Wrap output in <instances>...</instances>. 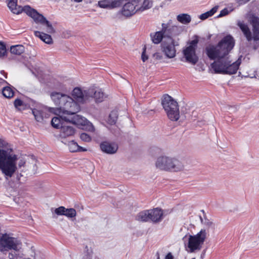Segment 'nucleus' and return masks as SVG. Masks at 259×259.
Returning <instances> with one entry per match:
<instances>
[{
  "instance_id": "obj_1",
  "label": "nucleus",
  "mask_w": 259,
  "mask_h": 259,
  "mask_svg": "<svg viewBox=\"0 0 259 259\" xmlns=\"http://www.w3.org/2000/svg\"><path fill=\"white\" fill-rule=\"evenodd\" d=\"M51 97L55 104L58 106L56 108H50V111L58 116L54 117L51 120L52 125L56 128H61L66 122L74 124L85 125L87 119L82 116L76 114L80 110V107L74 102L71 97L59 92H53Z\"/></svg>"
},
{
  "instance_id": "obj_2",
  "label": "nucleus",
  "mask_w": 259,
  "mask_h": 259,
  "mask_svg": "<svg viewBox=\"0 0 259 259\" xmlns=\"http://www.w3.org/2000/svg\"><path fill=\"white\" fill-rule=\"evenodd\" d=\"M235 40L230 35L224 37L217 46L209 45L205 48V52L210 60L217 59L210 64L215 73L224 74L228 59L225 58L233 48Z\"/></svg>"
},
{
  "instance_id": "obj_3",
  "label": "nucleus",
  "mask_w": 259,
  "mask_h": 259,
  "mask_svg": "<svg viewBox=\"0 0 259 259\" xmlns=\"http://www.w3.org/2000/svg\"><path fill=\"white\" fill-rule=\"evenodd\" d=\"M22 243L16 238L7 233L0 237V251L2 252L11 250L8 254L9 259H30L23 254Z\"/></svg>"
},
{
  "instance_id": "obj_4",
  "label": "nucleus",
  "mask_w": 259,
  "mask_h": 259,
  "mask_svg": "<svg viewBox=\"0 0 259 259\" xmlns=\"http://www.w3.org/2000/svg\"><path fill=\"white\" fill-rule=\"evenodd\" d=\"M17 0H9L8 6L11 12L15 14H19L22 12H25L28 16L32 18L36 23H40L47 27V31L52 33L55 32L51 23L41 14H39L35 9L29 6L23 7L17 5Z\"/></svg>"
},
{
  "instance_id": "obj_5",
  "label": "nucleus",
  "mask_w": 259,
  "mask_h": 259,
  "mask_svg": "<svg viewBox=\"0 0 259 259\" xmlns=\"http://www.w3.org/2000/svg\"><path fill=\"white\" fill-rule=\"evenodd\" d=\"M17 156L11 150H0V169L7 177L11 178L15 172Z\"/></svg>"
},
{
  "instance_id": "obj_6",
  "label": "nucleus",
  "mask_w": 259,
  "mask_h": 259,
  "mask_svg": "<svg viewBox=\"0 0 259 259\" xmlns=\"http://www.w3.org/2000/svg\"><path fill=\"white\" fill-rule=\"evenodd\" d=\"M206 231L201 229L196 235H186L183 238L185 250L188 253H195L200 251L206 238Z\"/></svg>"
},
{
  "instance_id": "obj_7",
  "label": "nucleus",
  "mask_w": 259,
  "mask_h": 259,
  "mask_svg": "<svg viewBox=\"0 0 259 259\" xmlns=\"http://www.w3.org/2000/svg\"><path fill=\"white\" fill-rule=\"evenodd\" d=\"M155 166L161 170L177 172L184 169V166L181 161L178 159L167 156H161L157 158Z\"/></svg>"
},
{
  "instance_id": "obj_8",
  "label": "nucleus",
  "mask_w": 259,
  "mask_h": 259,
  "mask_svg": "<svg viewBox=\"0 0 259 259\" xmlns=\"http://www.w3.org/2000/svg\"><path fill=\"white\" fill-rule=\"evenodd\" d=\"M161 104L168 118L171 121L178 120L180 118V110L177 102L166 94L163 96Z\"/></svg>"
},
{
  "instance_id": "obj_9",
  "label": "nucleus",
  "mask_w": 259,
  "mask_h": 259,
  "mask_svg": "<svg viewBox=\"0 0 259 259\" xmlns=\"http://www.w3.org/2000/svg\"><path fill=\"white\" fill-rule=\"evenodd\" d=\"M252 33L248 25L244 22L238 21L237 22V25L241 30L247 40L250 41L253 40L256 41L259 40V21L257 18H254L252 20Z\"/></svg>"
},
{
  "instance_id": "obj_10",
  "label": "nucleus",
  "mask_w": 259,
  "mask_h": 259,
  "mask_svg": "<svg viewBox=\"0 0 259 259\" xmlns=\"http://www.w3.org/2000/svg\"><path fill=\"white\" fill-rule=\"evenodd\" d=\"M161 30L165 38H168L169 40L175 39L174 38L179 35L182 29L181 27L173 24L171 20H169L167 23L161 24Z\"/></svg>"
},
{
  "instance_id": "obj_11",
  "label": "nucleus",
  "mask_w": 259,
  "mask_h": 259,
  "mask_svg": "<svg viewBox=\"0 0 259 259\" xmlns=\"http://www.w3.org/2000/svg\"><path fill=\"white\" fill-rule=\"evenodd\" d=\"M198 40L197 39L190 41L189 46L183 50L184 56L187 62L195 64L198 61V58L196 54V49Z\"/></svg>"
},
{
  "instance_id": "obj_12",
  "label": "nucleus",
  "mask_w": 259,
  "mask_h": 259,
  "mask_svg": "<svg viewBox=\"0 0 259 259\" xmlns=\"http://www.w3.org/2000/svg\"><path fill=\"white\" fill-rule=\"evenodd\" d=\"M179 45L178 40L171 39L169 41H163L161 44V50L166 58L172 59L176 56V47Z\"/></svg>"
},
{
  "instance_id": "obj_13",
  "label": "nucleus",
  "mask_w": 259,
  "mask_h": 259,
  "mask_svg": "<svg viewBox=\"0 0 259 259\" xmlns=\"http://www.w3.org/2000/svg\"><path fill=\"white\" fill-rule=\"evenodd\" d=\"M71 98L73 101L77 103L79 106L78 103H84L88 100H90V95L89 94V89L87 90L82 91L81 88L78 87L75 88L72 92Z\"/></svg>"
},
{
  "instance_id": "obj_14",
  "label": "nucleus",
  "mask_w": 259,
  "mask_h": 259,
  "mask_svg": "<svg viewBox=\"0 0 259 259\" xmlns=\"http://www.w3.org/2000/svg\"><path fill=\"white\" fill-rule=\"evenodd\" d=\"M138 0H132L126 3L123 7L121 13L126 17H130L134 15L137 10Z\"/></svg>"
},
{
  "instance_id": "obj_15",
  "label": "nucleus",
  "mask_w": 259,
  "mask_h": 259,
  "mask_svg": "<svg viewBox=\"0 0 259 259\" xmlns=\"http://www.w3.org/2000/svg\"><path fill=\"white\" fill-rule=\"evenodd\" d=\"M101 151L108 154H115L118 148L117 144L107 141L102 142L100 145Z\"/></svg>"
},
{
  "instance_id": "obj_16",
  "label": "nucleus",
  "mask_w": 259,
  "mask_h": 259,
  "mask_svg": "<svg viewBox=\"0 0 259 259\" xmlns=\"http://www.w3.org/2000/svg\"><path fill=\"white\" fill-rule=\"evenodd\" d=\"M90 99L94 98L96 102H101L106 98V96L101 89L98 88L89 89Z\"/></svg>"
},
{
  "instance_id": "obj_17",
  "label": "nucleus",
  "mask_w": 259,
  "mask_h": 259,
  "mask_svg": "<svg viewBox=\"0 0 259 259\" xmlns=\"http://www.w3.org/2000/svg\"><path fill=\"white\" fill-rule=\"evenodd\" d=\"M150 220L157 223L161 222L163 218V210L159 208L149 210Z\"/></svg>"
},
{
  "instance_id": "obj_18",
  "label": "nucleus",
  "mask_w": 259,
  "mask_h": 259,
  "mask_svg": "<svg viewBox=\"0 0 259 259\" xmlns=\"http://www.w3.org/2000/svg\"><path fill=\"white\" fill-rule=\"evenodd\" d=\"M98 6L104 9H112L121 5L120 0H101L98 2Z\"/></svg>"
},
{
  "instance_id": "obj_19",
  "label": "nucleus",
  "mask_w": 259,
  "mask_h": 259,
  "mask_svg": "<svg viewBox=\"0 0 259 259\" xmlns=\"http://www.w3.org/2000/svg\"><path fill=\"white\" fill-rule=\"evenodd\" d=\"M71 123L67 121L61 127L60 136L61 138H65L71 136L74 134L75 130L74 128L69 125Z\"/></svg>"
},
{
  "instance_id": "obj_20",
  "label": "nucleus",
  "mask_w": 259,
  "mask_h": 259,
  "mask_svg": "<svg viewBox=\"0 0 259 259\" xmlns=\"http://www.w3.org/2000/svg\"><path fill=\"white\" fill-rule=\"evenodd\" d=\"M241 64V59H238L236 62L231 64V62L227 60V65L224 74H233L236 73L239 66Z\"/></svg>"
},
{
  "instance_id": "obj_21",
  "label": "nucleus",
  "mask_w": 259,
  "mask_h": 259,
  "mask_svg": "<svg viewBox=\"0 0 259 259\" xmlns=\"http://www.w3.org/2000/svg\"><path fill=\"white\" fill-rule=\"evenodd\" d=\"M150 36L152 42L154 44H159L161 42L163 38H165L161 30L155 32L151 33Z\"/></svg>"
},
{
  "instance_id": "obj_22",
  "label": "nucleus",
  "mask_w": 259,
  "mask_h": 259,
  "mask_svg": "<svg viewBox=\"0 0 259 259\" xmlns=\"http://www.w3.org/2000/svg\"><path fill=\"white\" fill-rule=\"evenodd\" d=\"M26 66L34 76H37L41 74L42 71L34 61L29 62L26 64Z\"/></svg>"
},
{
  "instance_id": "obj_23",
  "label": "nucleus",
  "mask_w": 259,
  "mask_h": 259,
  "mask_svg": "<svg viewBox=\"0 0 259 259\" xmlns=\"http://www.w3.org/2000/svg\"><path fill=\"white\" fill-rule=\"evenodd\" d=\"M34 35L39 37L42 41L47 44H52L53 43V39L51 36L49 34L38 31H35Z\"/></svg>"
},
{
  "instance_id": "obj_24",
  "label": "nucleus",
  "mask_w": 259,
  "mask_h": 259,
  "mask_svg": "<svg viewBox=\"0 0 259 259\" xmlns=\"http://www.w3.org/2000/svg\"><path fill=\"white\" fill-rule=\"evenodd\" d=\"M32 112L34 115L35 120L38 122H41L43 120L44 117H47L45 113V109H42L38 110L37 109H33L32 110Z\"/></svg>"
},
{
  "instance_id": "obj_25",
  "label": "nucleus",
  "mask_w": 259,
  "mask_h": 259,
  "mask_svg": "<svg viewBox=\"0 0 259 259\" xmlns=\"http://www.w3.org/2000/svg\"><path fill=\"white\" fill-rule=\"evenodd\" d=\"M69 150L71 152H75L77 151H85L86 149L79 146L78 144L74 141H71L68 144Z\"/></svg>"
},
{
  "instance_id": "obj_26",
  "label": "nucleus",
  "mask_w": 259,
  "mask_h": 259,
  "mask_svg": "<svg viewBox=\"0 0 259 259\" xmlns=\"http://www.w3.org/2000/svg\"><path fill=\"white\" fill-rule=\"evenodd\" d=\"M136 220L141 222H147L150 220L149 210L140 212L136 217Z\"/></svg>"
},
{
  "instance_id": "obj_27",
  "label": "nucleus",
  "mask_w": 259,
  "mask_h": 259,
  "mask_svg": "<svg viewBox=\"0 0 259 259\" xmlns=\"http://www.w3.org/2000/svg\"><path fill=\"white\" fill-rule=\"evenodd\" d=\"M219 8V6H216L212 8L210 10L201 14L199 16V18L202 20H205L207 18L212 16L217 12Z\"/></svg>"
},
{
  "instance_id": "obj_28",
  "label": "nucleus",
  "mask_w": 259,
  "mask_h": 259,
  "mask_svg": "<svg viewBox=\"0 0 259 259\" xmlns=\"http://www.w3.org/2000/svg\"><path fill=\"white\" fill-rule=\"evenodd\" d=\"M177 20L184 24H187L191 22V16L187 14H181L177 16Z\"/></svg>"
},
{
  "instance_id": "obj_29",
  "label": "nucleus",
  "mask_w": 259,
  "mask_h": 259,
  "mask_svg": "<svg viewBox=\"0 0 259 259\" xmlns=\"http://www.w3.org/2000/svg\"><path fill=\"white\" fill-rule=\"evenodd\" d=\"M12 54L20 55L24 52V47L22 45H16L10 48Z\"/></svg>"
},
{
  "instance_id": "obj_30",
  "label": "nucleus",
  "mask_w": 259,
  "mask_h": 259,
  "mask_svg": "<svg viewBox=\"0 0 259 259\" xmlns=\"http://www.w3.org/2000/svg\"><path fill=\"white\" fill-rule=\"evenodd\" d=\"M3 95L7 98H11L13 97L14 92L12 89L9 87H6L3 88L2 91Z\"/></svg>"
},
{
  "instance_id": "obj_31",
  "label": "nucleus",
  "mask_w": 259,
  "mask_h": 259,
  "mask_svg": "<svg viewBox=\"0 0 259 259\" xmlns=\"http://www.w3.org/2000/svg\"><path fill=\"white\" fill-rule=\"evenodd\" d=\"M117 112L116 111H112L109 115L108 122L110 124H114L116 123L117 119Z\"/></svg>"
},
{
  "instance_id": "obj_32",
  "label": "nucleus",
  "mask_w": 259,
  "mask_h": 259,
  "mask_svg": "<svg viewBox=\"0 0 259 259\" xmlns=\"http://www.w3.org/2000/svg\"><path fill=\"white\" fill-rule=\"evenodd\" d=\"M152 2L150 0H144L141 7H139L138 5L137 10L143 11L148 9L152 7Z\"/></svg>"
},
{
  "instance_id": "obj_33",
  "label": "nucleus",
  "mask_w": 259,
  "mask_h": 259,
  "mask_svg": "<svg viewBox=\"0 0 259 259\" xmlns=\"http://www.w3.org/2000/svg\"><path fill=\"white\" fill-rule=\"evenodd\" d=\"M76 215V211L74 208H66L64 215L68 218H74Z\"/></svg>"
},
{
  "instance_id": "obj_34",
  "label": "nucleus",
  "mask_w": 259,
  "mask_h": 259,
  "mask_svg": "<svg viewBox=\"0 0 259 259\" xmlns=\"http://www.w3.org/2000/svg\"><path fill=\"white\" fill-rule=\"evenodd\" d=\"M14 104L15 107L19 110H21L24 107L23 102L19 99H16L15 100Z\"/></svg>"
},
{
  "instance_id": "obj_35",
  "label": "nucleus",
  "mask_w": 259,
  "mask_h": 259,
  "mask_svg": "<svg viewBox=\"0 0 259 259\" xmlns=\"http://www.w3.org/2000/svg\"><path fill=\"white\" fill-rule=\"evenodd\" d=\"M200 220L201 223L206 227H210L212 225V222H211L210 220H209L205 217H204V218L200 217Z\"/></svg>"
},
{
  "instance_id": "obj_36",
  "label": "nucleus",
  "mask_w": 259,
  "mask_h": 259,
  "mask_svg": "<svg viewBox=\"0 0 259 259\" xmlns=\"http://www.w3.org/2000/svg\"><path fill=\"white\" fill-rule=\"evenodd\" d=\"M7 53L6 48L5 45L0 42V58L4 57Z\"/></svg>"
},
{
  "instance_id": "obj_37",
  "label": "nucleus",
  "mask_w": 259,
  "mask_h": 259,
  "mask_svg": "<svg viewBox=\"0 0 259 259\" xmlns=\"http://www.w3.org/2000/svg\"><path fill=\"white\" fill-rule=\"evenodd\" d=\"M80 138L82 141L86 142H89L91 140V137L88 134L84 133L80 134Z\"/></svg>"
},
{
  "instance_id": "obj_38",
  "label": "nucleus",
  "mask_w": 259,
  "mask_h": 259,
  "mask_svg": "<svg viewBox=\"0 0 259 259\" xmlns=\"http://www.w3.org/2000/svg\"><path fill=\"white\" fill-rule=\"evenodd\" d=\"M66 208L64 206H60L55 210V212L57 215H64Z\"/></svg>"
},
{
  "instance_id": "obj_39",
  "label": "nucleus",
  "mask_w": 259,
  "mask_h": 259,
  "mask_svg": "<svg viewBox=\"0 0 259 259\" xmlns=\"http://www.w3.org/2000/svg\"><path fill=\"white\" fill-rule=\"evenodd\" d=\"M28 255H27L26 254H25V256L27 257H29L30 259H31V257H34L35 253V249L33 247H32L29 250H28ZM24 254V253H23Z\"/></svg>"
},
{
  "instance_id": "obj_40",
  "label": "nucleus",
  "mask_w": 259,
  "mask_h": 259,
  "mask_svg": "<svg viewBox=\"0 0 259 259\" xmlns=\"http://www.w3.org/2000/svg\"><path fill=\"white\" fill-rule=\"evenodd\" d=\"M229 11L228 10V9L227 8H224L223 10H222L220 12L219 15L217 16V17L220 18V17L225 16L227 15L228 14H229Z\"/></svg>"
},
{
  "instance_id": "obj_41",
  "label": "nucleus",
  "mask_w": 259,
  "mask_h": 259,
  "mask_svg": "<svg viewBox=\"0 0 259 259\" xmlns=\"http://www.w3.org/2000/svg\"><path fill=\"white\" fill-rule=\"evenodd\" d=\"M153 57L157 60H161L163 59V55L161 53L156 52L153 55Z\"/></svg>"
},
{
  "instance_id": "obj_42",
  "label": "nucleus",
  "mask_w": 259,
  "mask_h": 259,
  "mask_svg": "<svg viewBox=\"0 0 259 259\" xmlns=\"http://www.w3.org/2000/svg\"><path fill=\"white\" fill-rule=\"evenodd\" d=\"M85 249H87V253L84 255L83 259H92V250H89L87 246H86Z\"/></svg>"
},
{
  "instance_id": "obj_43",
  "label": "nucleus",
  "mask_w": 259,
  "mask_h": 259,
  "mask_svg": "<svg viewBox=\"0 0 259 259\" xmlns=\"http://www.w3.org/2000/svg\"><path fill=\"white\" fill-rule=\"evenodd\" d=\"M145 53H146V47H145L143 48V51L142 56H141V59L143 62H145L148 59V56H147Z\"/></svg>"
},
{
  "instance_id": "obj_44",
  "label": "nucleus",
  "mask_w": 259,
  "mask_h": 259,
  "mask_svg": "<svg viewBox=\"0 0 259 259\" xmlns=\"http://www.w3.org/2000/svg\"><path fill=\"white\" fill-rule=\"evenodd\" d=\"M88 126L89 131H91V132L95 131V127L91 123L89 122V123L88 124Z\"/></svg>"
},
{
  "instance_id": "obj_45",
  "label": "nucleus",
  "mask_w": 259,
  "mask_h": 259,
  "mask_svg": "<svg viewBox=\"0 0 259 259\" xmlns=\"http://www.w3.org/2000/svg\"><path fill=\"white\" fill-rule=\"evenodd\" d=\"M164 259H174V256L171 253L169 252L166 255Z\"/></svg>"
},
{
  "instance_id": "obj_46",
  "label": "nucleus",
  "mask_w": 259,
  "mask_h": 259,
  "mask_svg": "<svg viewBox=\"0 0 259 259\" xmlns=\"http://www.w3.org/2000/svg\"><path fill=\"white\" fill-rule=\"evenodd\" d=\"M205 252H206L205 250H203L200 254V259H203L204 258L205 255Z\"/></svg>"
},
{
  "instance_id": "obj_47",
  "label": "nucleus",
  "mask_w": 259,
  "mask_h": 259,
  "mask_svg": "<svg viewBox=\"0 0 259 259\" xmlns=\"http://www.w3.org/2000/svg\"><path fill=\"white\" fill-rule=\"evenodd\" d=\"M250 0H237V2L240 3V4H245Z\"/></svg>"
},
{
  "instance_id": "obj_48",
  "label": "nucleus",
  "mask_w": 259,
  "mask_h": 259,
  "mask_svg": "<svg viewBox=\"0 0 259 259\" xmlns=\"http://www.w3.org/2000/svg\"><path fill=\"white\" fill-rule=\"evenodd\" d=\"M25 162L23 160H21L19 162L18 165L20 167L23 166Z\"/></svg>"
},
{
  "instance_id": "obj_49",
  "label": "nucleus",
  "mask_w": 259,
  "mask_h": 259,
  "mask_svg": "<svg viewBox=\"0 0 259 259\" xmlns=\"http://www.w3.org/2000/svg\"><path fill=\"white\" fill-rule=\"evenodd\" d=\"M75 2H76V3H80V2H81L82 1V0H73Z\"/></svg>"
},
{
  "instance_id": "obj_50",
  "label": "nucleus",
  "mask_w": 259,
  "mask_h": 259,
  "mask_svg": "<svg viewBox=\"0 0 259 259\" xmlns=\"http://www.w3.org/2000/svg\"><path fill=\"white\" fill-rule=\"evenodd\" d=\"M157 259H160V257L159 255H158Z\"/></svg>"
},
{
  "instance_id": "obj_51",
  "label": "nucleus",
  "mask_w": 259,
  "mask_h": 259,
  "mask_svg": "<svg viewBox=\"0 0 259 259\" xmlns=\"http://www.w3.org/2000/svg\"><path fill=\"white\" fill-rule=\"evenodd\" d=\"M192 259H195V258H192Z\"/></svg>"
}]
</instances>
